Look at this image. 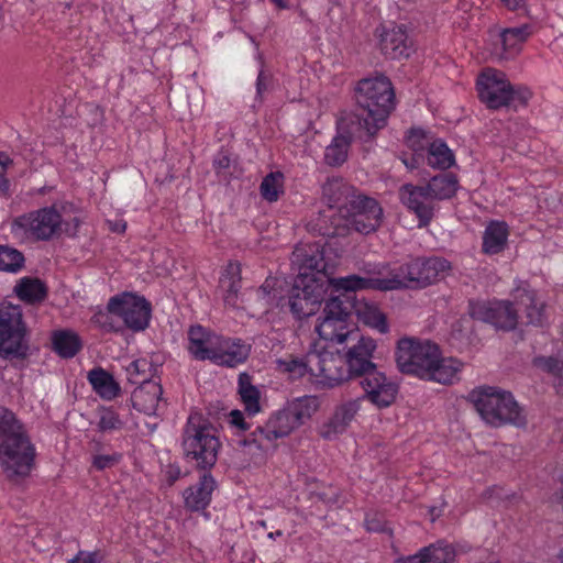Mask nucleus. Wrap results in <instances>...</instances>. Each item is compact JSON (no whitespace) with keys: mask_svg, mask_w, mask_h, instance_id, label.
<instances>
[{"mask_svg":"<svg viewBox=\"0 0 563 563\" xmlns=\"http://www.w3.org/2000/svg\"><path fill=\"white\" fill-rule=\"evenodd\" d=\"M307 249H295L291 263L298 274L289 295L290 311L297 319L314 314L324 300L329 288V269L325 261V249H316L308 253Z\"/></svg>","mask_w":563,"mask_h":563,"instance_id":"nucleus-1","label":"nucleus"},{"mask_svg":"<svg viewBox=\"0 0 563 563\" xmlns=\"http://www.w3.org/2000/svg\"><path fill=\"white\" fill-rule=\"evenodd\" d=\"M395 361L402 374L443 385L452 384L463 367L456 358L441 357L437 344L415 338H402L397 342Z\"/></svg>","mask_w":563,"mask_h":563,"instance_id":"nucleus-2","label":"nucleus"},{"mask_svg":"<svg viewBox=\"0 0 563 563\" xmlns=\"http://www.w3.org/2000/svg\"><path fill=\"white\" fill-rule=\"evenodd\" d=\"M36 450L24 422L5 407H0V468L5 478L18 483L31 474Z\"/></svg>","mask_w":563,"mask_h":563,"instance_id":"nucleus-3","label":"nucleus"},{"mask_svg":"<svg viewBox=\"0 0 563 563\" xmlns=\"http://www.w3.org/2000/svg\"><path fill=\"white\" fill-rule=\"evenodd\" d=\"M383 220V209L372 197L360 192L351 203L342 205L341 214L323 216L319 219V231L323 236L338 238L351 231L368 234L377 230Z\"/></svg>","mask_w":563,"mask_h":563,"instance_id":"nucleus-4","label":"nucleus"},{"mask_svg":"<svg viewBox=\"0 0 563 563\" xmlns=\"http://www.w3.org/2000/svg\"><path fill=\"white\" fill-rule=\"evenodd\" d=\"M395 93L389 79L383 75L374 78H364L356 88V102L360 125L366 131L368 137L384 128L387 117L395 107Z\"/></svg>","mask_w":563,"mask_h":563,"instance_id":"nucleus-5","label":"nucleus"},{"mask_svg":"<svg viewBox=\"0 0 563 563\" xmlns=\"http://www.w3.org/2000/svg\"><path fill=\"white\" fill-rule=\"evenodd\" d=\"M467 399L481 418L494 428L506 424L523 428L527 424L526 413L510 391L482 386L473 389Z\"/></svg>","mask_w":563,"mask_h":563,"instance_id":"nucleus-6","label":"nucleus"},{"mask_svg":"<svg viewBox=\"0 0 563 563\" xmlns=\"http://www.w3.org/2000/svg\"><path fill=\"white\" fill-rule=\"evenodd\" d=\"M181 448L185 459L194 462L196 468L210 471L221 448L217 428L201 413L191 412L184 427Z\"/></svg>","mask_w":563,"mask_h":563,"instance_id":"nucleus-7","label":"nucleus"},{"mask_svg":"<svg viewBox=\"0 0 563 563\" xmlns=\"http://www.w3.org/2000/svg\"><path fill=\"white\" fill-rule=\"evenodd\" d=\"M79 224L77 217L70 220L63 218L55 205L19 216L13 221V227L23 230L34 241L43 242L62 235L74 236Z\"/></svg>","mask_w":563,"mask_h":563,"instance_id":"nucleus-8","label":"nucleus"},{"mask_svg":"<svg viewBox=\"0 0 563 563\" xmlns=\"http://www.w3.org/2000/svg\"><path fill=\"white\" fill-rule=\"evenodd\" d=\"M478 97L489 109L526 106L531 92L526 87H514L506 75L494 68L485 69L477 79Z\"/></svg>","mask_w":563,"mask_h":563,"instance_id":"nucleus-9","label":"nucleus"},{"mask_svg":"<svg viewBox=\"0 0 563 563\" xmlns=\"http://www.w3.org/2000/svg\"><path fill=\"white\" fill-rule=\"evenodd\" d=\"M450 269L445 258L418 257L390 272L391 285L395 289H422L444 277Z\"/></svg>","mask_w":563,"mask_h":563,"instance_id":"nucleus-10","label":"nucleus"},{"mask_svg":"<svg viewBox=\"0 0 563 563\" xmlns=\"http://www.w3.org/2000/svg\"><path fill=\"white\" fill-rule=\"evenodd\" d=\"M351 305L344 298L343 294L334 295L325 300L323 318L316 325V331L321 339L338 344H343L349 340L352 331H358L351 322Z\"/></svg>","mask_w":563,"mask_h":563,"instance_id":"nucleus-11","label":"nucleus"},{"mask_svg":"<svg viewBox=\"0 0 563 563\" xmlns=\"http://www.w3.org/2000/svg\"><path fill=\"white\" fill-rule=\"evenodd\" d=\"M26 327L22 309L12 303L0 305V356L24 358L29 345L25 341Z\"/></svg>","mask_w":563,"mask_h":563,"instance_id":"nucleus-12","label":"nucleus"},{"mask_svg":"<svg viewBox=\"0 0 563 563\" xmlns=\"http://www.w3.org/2000/svg\"><path fill=\"white\" fill-rule=\"evenodd\" d=\"M108 310L119 317L132 331L147 328L151 319V303L144 298L130 292L113 296L107 305Z\"/></svg>","mask_w":563,"mask_h":563,"instance_id":"nucleus-13","label":"nucleus"},{"mask_svg":"<svg viewBox=\"0 0 563 563\" xmlns=\"http://www.w3.org/2000/svg\"><path fill=\"white\" fill-rule=\"evenodd\" d=\"M360 385L364 390L362 398L368 400L378 409L393 405L398 394V386L385 373L377 369V366L357 376Z\"/></svg>","mask_w":563,"mask_h":563,"instance_id":"nucleus-14","label":"nucleus"},{"mask_svg":"<svg viewBox=\"0 0 563 563\" xmlns=\"http://www.w3.org/2000/svg\"><path fill=\"white\" fill-rule=\"evenodd\" d=\"M310 372L322 378V382L330 387L340 385L349 379L355 378L344 356L332 352L313 353L309 355Z\"/></svg>","mask_w":563,"mask_h":563,"instance_id":"nucleus-15","label":"nucleus"},{"mask_svg":"<svg viewBox=\"0 0 563 563\" xmlns=\"http://www.w3.org/2000/svg\"><path fill=\"white\" fill-rule=\"evenodd\" d=\"M346 352L344 358L355 377L376 367L373 363V354L377 347L376 341L371 336L361 334L360 331H352L346 340Z\"/></svg>","mask_w":563,"mask_h":563,"instance_id":"nucleus-16","label":"nucleus"},{"mask_svg":"<svg viewBox=\"0 0 563 563\" xmlns=\"http://www.w3.org/2000/svg\"><path fill=\"white\" fill-rule=\"evenodd\" d=\"M470 313L473 319L487 322L497 329L510 331L518 323V310L510 301L494 303L477 302L471 305Z\"/></svg>","mask_w":563,"mask_h":563,"instance_id":"nucleus-17","label":"nucleus"},{"mask_svg":"<svg viewBox=\"0 0 563 563\" xmlns=\"http://www.w3.org/2000/svg\"><path fill=\"white\" fill-rule=\"evenodd\" d=\"M399 198L401 202L417 216L419 227H427L438 211L435 198L429 194L423 185H402L399 189Z\"/></svg>","mask_w":563,"mask_h":563,"instance_id":"nucleus-18","label":"nucleus"},{"mask_svg":"<svg viewBox=\"0 0 563 563\" xmlns=\"http://www.w3.org/2000/svg\"><path fill=\"white\" fill-rule=\"evenodd\" d=\"M362 398L351 399L338 405L332 416L318 429V434L328 441L344 433L361 409Z\"/></svg>","mask_w":563,"mask_h":563,"instance_id":"nucleus-19","label":"nucleus"},{"mask_svg":"<svg viewBox=\"0 0 563 563\" xmlns=\"http://www.w3.org/2000/svg\"><path fill=\"white\" fill-rule=\"evenodd\" d=\"M344 298L352 306L351 314L354 313L357 320L363 324L377 330L379 333H387L389 325L386 314L382 311L378 303L367 300L364 297H358L357 294L346 292L343 294Z\"/></svg>","mask_w":563,"mask_h":563,"instance_id":"nucleus-20","label":"nucleus"},{"mask_svg":"<svg viewBox=\"0 0 563 563\" xmlns=\"http://www.w3.org/2000/svg\"><path fill=\"white\" fill-rule=\"evenodd\" d=\"M377 32H379V46L384 55L393 59L409 57L412 49L405 26L393 25L389 29H377Z\"/></svg>","mask_w":563,"mask_h":563,"instance_id":"nucleus-21","label":"nucleus"},{"mask_svg":"<svg viewBox=\"0 0 563 563\" xmlns=\"http://www.w3.org/2000/svg\"><path fill=\"white\" fill-rule=\"evenodd\" d=\"M391 283L393 282L390 277L379 278L350 275L341 278H331L329 276L331 292L338 291L340 294H356L357 290L364 289H375L380 291L395 290V286L391 285Z\"/></svg>","mask_w":563,"mask_h":563,"instance_id":"nucleus-22","label":"nucleus"},{"mask_svg":"<svg viewBox=\"0 0 563 563\" xmlns=\"http://www.w3.org/2000/svg\"><path fill=\"white\" fill-rule=\"evenodd\" d=\"M249 355L250 345L241 343L240 340L221 336L216 352L212 354L211 362L221 366L235 367L244 363Z\"/></svg>","mask_w":563,"mask_h":563,"instance_id":"nucleus-23","label":"nucleus"},{"mask_svg":"<svg viewBox=\"0 0 563 563\" xmlns=\"http://www.w3.org/2000/svg\"><path fill=\"white\" fill-rule=\"evenodd\" d=\"M220 339L221 336L207 331L201 325L190 327L188 331V350L196 360L211 361Z\"/></svg>","mask_w":563,"mask_h":563,"instance_id":"nucleus-24","label":"nucleus"},{"mask_svg":"<svg viewBox=\"0 0 563 563\" xmlns=\"http://www.w3.org/2000/svg\"><path fill=\"white\" fill-rule=\"evenodd\" d=\"M217 487L214 478L210 473L205 472L199 482L184 492L185 506L198 511L205 509L211 501V495Z\"/></svg>","mask_w":563,"mask_h":563,"instance_id":"nucleus-25","label":"nucleus"},{"mask_svg":"<svg viewBox=\"0 0 563 563\" xmlns=\"http://www.w3.org/2000/svg\"><path fill=\"white\" fill-rule=\"evenodd\" d=\"M358 194L357 189L339 177L329 178L322 186L323 199L330 210L338 209V216L341 214L342 205H350L352 197H356Z\"/></svg>","mask_w":563,"mask_h":563,"instance_id":"nucleus-26","label":"nucleus"},{"mask_svg":"<svg viewBox=\"0 0 563 563\" xmlns=\"http://www.w3.org/2000/svg\"><path fill=\"white\" fill-rule=\"evenodd\" d=\"M515 303L518 312L526 313L527 323L539 327L544 324V303L537 299L534 290L518 287L515 292Z\"/></svg>","mask_w":563,"mask_h":563,"instance_id":"nucleus-27","label":"nucleus"},{"mask_svg":"<svg viewBox=\"0 0 563 563\" xmlns=\"http://www.w3.org/2000/svg\"><path fill=\"white\" fill-rule=\"evenodd\" d=\"M162 386L154 383H147L134 389L131 395V401L134 409L145 415H155L159 405Z\"/></svg>","mask_w":563,"mask_h":563,"instance_id":"nucleus-28","label":"nucleus"},{"mask_svg":"<svg viewBox=\"0 0 563 563\" xmlns=\"http://www.w3.org/2000/svg\"><path fill=\"white\" fill-rule=\"evenodd\" d=\"M241 273V264L239 262H230L220 278L219 287L223 292V300L228 306L235 307L238 303L242 280Z\"/></svg>","mask_w":563,"mask_h":563,"instance_id":"nucleus-29","label":"nucleus"},{"mask_svg":"<svg viewBox=\"0 0 563 563\" xmlns=\"http://www.w3.org/2000/svg\"><path fill=\"white\" fill-rule=\"evenodd\" d=\"M14 292L23 302L38 305L47 298L48 289L37 277H23L14 286Z\"/></svg>","mask_w":563,"mask_h":563,"instance_id":"nucleus-30","label":"nucleus"},{"mask_svg":"<svg viewBox=\"0 0 563 563\" xmlns=\"http://www.w3.org/2000/svg\"><path fill=\"white\" fill-rule=\"evenodd\" d=\"M423 187L437 201L452 198L459 189V179L452 173L433 176Z\"/></svg>","mask_w":563,"mask_h":563,"instance_id":"nucleus-31","label":"nucleus"},{"mask_svg":"<svg viewBox=\"0 0 563 563\" xmlns=\"http://www.w3.org/2000/svg\"><path fill=\"white\" fill-rule=\"evenodd\" d=\"M88 380L93 390L106 400L115 398L121 390L113 376L101 367L91 369L88 373Z\"/></svg>","mask_w":563,"mask_h":563,"instance_id":"nucleus-32","label":"nucleus"},{"mask_svg":"<svg viewBox=\"0 0 563 563\" xmlns=\"http://www.w3.org/2000/svg\"><path fill=\"white\" fill-rule=\"evenodd\" d=\"M238 393L244 405V409L249 416L256 415L261 411V393L256 386L252 384V377L247 373H241L238 382Z\"/></svg>","mask_w":563,"mask_h":563,"instance_id":"nucleus-33","label":"nucleus"},{"mask_svg":"<svg viewBox=\"0 0 563 563\" xmlns=\"http://www.w3.org/2000/svg\"><path fill=\"white\" fill-rule=\"evenodd\" d=\"M319 406L320 402L317 396H303L290 401L286 408L299 428L317 412Z\"/></svg>","mask_w":563,"mask_h":563,"instance_id":"nucleus-34","label":"nucleus"},{"mask_svg":"<svg viewBox=\"0 0 563 563\" xmlns=\"http://www.w3.org/2000/svg\"><path fill=\"white\" fill-rule=\"evenodd\" d=\"M53 349L59 356L70 358L80 351L81 341L75 332L59 330L53 334Z\"/></svg>","mask_w":563,"mask_h":563,"instance_id":"nucleus-35","label":"nucleus"},{"mask_svg":"<svg viewBox=\"0 0 563 563\" xmlns=\"http://www.w3.org/2000/svg\"><path fill=\"white\" fill-rule=\"evenodd\" d=\"M271 422L267 420L263 426L256 427L244 440V445H254L263 452H267L276 448V441L279 439L277 433L272 432Z\"/></svg>","mask_w":563,"mask_h":563,"instance_id":"nucleus-36","label":"nucleus"},{"mask_svg":"<svg viewBox=\"0 0 563 563\" xmlns=\"http://www.w3.org/2000/svg\"><path fill=\"white\" fill-rule=\"evenodd\" d=\"M533 365L553 376V385L556 393L563 396V360L553 356H538Z\"/></svg>","mask_w":563,"mask_h":563,"instance_id":"nucleus-37","label":"nucleus"},{"mask_svg":"<svg viewBox=\"0 0 563 563\" xmlns=\"http://www.w3.org/2000/svg\"><path fill=\"white\" fill-rule=\"evenodd\" d=\"M454 155L444 142L438 140L430 144L428 164L431 167L448 169L454 164Z\"/></svg>","mask_w":563,"mask_h":563,"instance_id":"nucleus-38","label":"nucleus"},{"mask_svg":"<svg viewBox=\"0 0 563 563\" xmlns=\"http://www.w3.org/2000/svg\"><path fill=\"white\" fill-rule=\"evenodd\" d=\"M351 139L349 135L338 134L325 148L324 159L330 166L343 164L347 157Z\"/></svg>","mask_w":563,"mask_h":563,"instance_id":"nucleus-39","label":"nucleus"},{"mask_svg":"<svg viewBox=\"0 0 563 563\" xmlns=\"http://www.w3.org/2000/svg\"><path fill=\"white\" fill-rule=\"evenodd\" d=\"M426 563H450L455 558V550L444 541H438L420 550Z\"/></svg>","mask_w":563,"mask_h":563,"instance_id":"nucleus-40","label":"nucleus"},{"mask_svg":"<svg viewBox=\"0 0 563 563\" xmlns=\"http://www.w3.org/2000/svg\"><path fill=\"white\" fill-rule=\"evenodd\" d=\"M260 191L266 201H277L280 194L284 192V175L280 172L269 173L262 180Z\"/></svg>","mask_w":563,"mask_h":563,"instance_id":"nucleus-41","label":"nucleus"},{"mask_svg":"<svg viewBox=\"0 0 563 563\" xmlns=\"http://www.w3.org/2000/svg\"><path fill=\"white\" fill-rule=\"evenodd\" d=\"M531 26L523 24L516 27L505 29L500 33L503 46L505 49H517L531 35Z\"/></svg>","mask_w":563,"mask_h":563,"instance_id":"nucleus-42","label":"nucleus"},{"mask_svg":"<svg viewBox=\"0 0 563 563\" xmlns=\"http://www.w3.org/2000/svg\"><path fill=\"white\" fill-rule=\"evenodd\" d=\"M509 234L504 221H492L485 229L483 246H504Z\"/></svg>","mask_w":563,"mask_h":563,"instance_id":"nucleus-43","label":"nucleus"},{"mask_svg":"<svg viewBox=\"0 0 563 563\" xmlns=\"http://www.w3.org/2000/svg\"><path fill=\"white\" fill-rule=\"evenodd\" d=\"M268 421L274 428L273 432L277 433L279 439L288 437L294 430L298 429L286 407L272 415Z\"/></svg>","mask_w":563,"mask_h":563,"instance_id":"nucleus-44","label":"nucleus"},{"mask_svg":"<svg viewBox=\"0 0 563 563\" xmlns=\"http://www.w3.org/2000/svg\"><path fill=\"white\" fill-rule=\"evenodd\" d=\"M128 380L133 385H146L150 383L151 365L145 358H140L131 362L126 368Z\"/></svg>","mask_w":563,"mask_h":563,"instance_id":"nucleus-45","label":"nucleus"},{"mask_svg":"<svg viewBox=\"0 0 563 563\" xmlns=\"http://www.w3.org/2000/svg\"><path fill=\"white\" fill-rule=\"evenodd\" d=\"M310 366L314 367V364H310L309 361L305 362L300 358L290 356L286 360L278 361V368L283 373H287L289 379L295 380L301 378L310 371Z\"/></svg>","mask_w":563,"mask_h":563,"instance_id":"nucleus-46","label":"nucleus"},{"mask_svg":"<svg viewBox=\"0 0 563 563\" xmlns=\"http://www.w3.org/2000/svg\"><path fill=\"white\" fill-rule=\"evenodd\" d=\"M24 261L18 249H0V271L15 273L23 267Z\"/></svg>","mask_w":563,"mask_h":563,"instance_id":"nucleus-47","label":"nucleus"},{"mask_svg":"<svg viewBox=\"0 0 563 563\" xmlns=\"http://www.w3.org/2000/svg\"><path fill=\"white\" fill-rule=\"evenodd\" d=\"M98 428L102 432L120 430L123 428V421L112 408H102L100 410Z\"/></svg>","mask_w":563,"mask_h":563,"instance_id":"nucleus-48","label":"nucleus"},{"mask_svg":"<svg viewBox=\"0 0 563 563\" xmlns=\"http://www.w3.org/2000/svg\"><path fill=\"white\" fill-rule=\"evenodd\" d=\"M113 316L114 314L107 309V311L95 313L91 320L106 332H118L121 330V327L114 322Z\"/></svg>","mask_w":563,"mask_h":563,"instance_id":"nucleus-49","label":"nucleus"},{"mask_svg":"<svg viewBox=\"0 0 563 563\" xmlns=\"http://www.w3.org/2000/svg\"><path fill=\"white\" fill-rule=\"evenodd\" d=\"M121 459L120 454H108V455H96L92 461V465L95 468L99 471H103L106 468H110L119 463Z\"/></svg>","mask_w":563,"mask_h":563,"instance_id":"nucleus-50","label":"nucleus"},{"mask_svg":"<svg viewBox=\"0 0 563 563\" xmlns=\"http://www.w3.org/2000/svg\"><path fill=\"white\" fill-rule=\"evenodd\" d=\"M11 159L9 156H7L3 153H0V192H7L8 191V180L4 177V173L7 169L8 164H11Z\"/></svg>","mask_w":563,"mask_h":563,"instance_id":"nucleus-51","label":"nucleus"},{"mask_svg":"<svg viewBox=\"0 0 563 563\" xmlns=\"http://www.w3.org/2000/svg\"><path fill=\"white\" fill-rule=\"evenodd\" d=\"M181 477V470L177 464H169L165 470V478L169 486Z\"/></svg>","mask_w":563,"mask_h":563,"instance_id":"nucleus-52","label":"nucleus"},{"mask_svg":"<svg viewBox=\"0 0 563 563\" xmlns=\"http://www.w3.org/2000/svg\"><path fill=\"white\" fill-rule=\"evenodd\" d=\"M271 82V76L265 71H260L256 80V95L262 97L264 92L267 90L268 85Z\"/></svg>","mask_w":563,"mask_h":563,"instance_id":"nucleus-53","label":"nucleus"},{"mask_svg":"<svg viewBox=\"0 0 563 563\" xmlns=\"http://www.w3.org/2000/svg\"><path fill=\"white\" fill-rule=\"evenodd\" d=\"M231 159L225 153H219L213 159V166L218 173L227 170L230 167Z\"/></svg>","mask_w":563,"mask_h":563,"instance_id":"nucleus-54","label":"nucleus"},{"mask_svg":"<svg viewBox=\"0 0 563 563\" xmlns=\"http://www.w3.org/2000/svg\"><path fill=\"white\" fill-rule=\"evenodd\" d=\"M231 423L241 430H247L249 426L245 422L244 416L240 410H233L230 415Z\"/></svg>","mask_w":563,"mask_h":563,"instance_id":"nucleus-55","label":"nucleus"},{"mask_svg":"<svg viewBox=\"0 0 563 563\" xmlns=\"http://www.w3.org/2000/svg\"><path fill=\"white\" fill-rule=\"evenodd\" d=\"M97 562V553H88L79 552L77 556L70 560L68 563H96Z\"/></svg>","mask_w":563,"mask_h":563,"instance_id":"nucleus-56","label":"nucleus"},{"mask_svg":"<svg viewBox=\"0 0 563 563\" xmlns=\"http://www.w3.org/2000/svg\"><path fill=\"white\" fill-rule=\"evenodd\" d=\"M109 229L112 232L122 233L126 229V223L123 220L108 221Z\"/></svg>","mask_w":563,"mask_h":563,"instance_id":"nucleus-57","label":"nucleus"},{"mask_svg":"<svg viewBox=\"0 0 563 563\" xmlns=\"http://www.w3.org/2000/svg\"><path fill=\"white\" fill-rule=\"evenodd\" d=\"M398 563H426L421 552L407 559L399 560Z\"/></svg>","mask_w":563,"mask_h":563,"instance_id":"nucleus-58","label":"nucleus"},{"mask_svg":"<svg viewBox=\"0 0 563 563\" xmlns=\"http://www.w3.org/2000/svg\"><path fill=\"white\" fill-rule=\"evenodd\" d=\"M509 10H518L523 7V0H501Z\"/></svg>","mask_w":563,"mask_h":563,"instance_id":"nucleus-59","label":"nucleus"},{"mask_svg":"<svg viewBox=\"0 0 563 563\" xmlns=\"http://www.w3.org/2000/svg\"><path fill=\"white\" fill-rule=\"evenodd\" d=\"M366 526H367L368 530H373V531L380 530V523L378 521L375 522V521L366 520Z\"/></svg>","mask_w":563,"mask_h":563,"instance_id":"nucleus-60","label":"nucleus"},{"mask_svg":"<svg viewBox=\"0 0 563 563\" xmlns=\"http://www.w3.org/2000/svg\"><path fill=\"white\" fill-rule=\"evenodd\" d=\"M556 497L563 506V475L561 478V487H560L559 492L556 493Z\"/></svg>","mask_w":563,"mask_h":563,"instance_id":"nucleus-61","label":"nucleus"},{"mask_svg":"<svg viewBox=\"0 0 563 563\" xmlns=\"http://www.w3.org/2000/svg\"><path fill=\"white\" fill-rule=\"evenodd\" d=\"M501 249H490V247H487V249H483L484 253L485 254H496L500 251Z\"/></svg>","mask_w":563,"mask_h":563,"instance_id":"nucleus-62","label":"nucleus"},{"mask_svg":"<svg viewBox=\"0 0 563 563\" xmlns=\"http://www.w3.org/2000/svg\"><path fill=\"white\" fill-rule=\"evenodd\" d=\"M277 7L279 8H286V3L284 0H272Z\"/></svg>","mask_w":563,"mask_h":563,"instance_id":"nucleus-63","label":"nucleus"},{"mask_svg":"<svg viewBox=\"0 0 563 563\" xmlns=\"http://www.w3.org/2000/svg\"><path fill=\"white\" fill-rule=\"evenodd\" d=\"M558 559L561 561V563H563V548L560 550Z\"/></svg>","mask_w":563,"mask_h":563,"instance_id":"nucleus-64","label":"nucleus"}]
</instances>
